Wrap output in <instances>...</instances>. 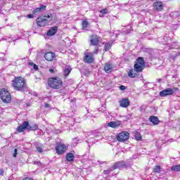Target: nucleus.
Listing matches in <instances>:
<instances>
[{"label":"nucleus","mask_w":180,"mask_h":180,"mask_svg":"<svg viewBox=\"0 0 180 180\" xmlns=\"http://www.w3.org/2000/svg\"><path fill=\"white\" fill-rule=\"evenodd\" d=\"M12 86L15 89V91H19L23 92L27 89V86H26V80L23 77H17L12 81Z\"/></svg>","instance_id":"1"},{"label":"nucleus","mask_w":180,"mask_h":180,"mask_svg":"<svg viewBox=\"0 0 180 180\" xmlns=\"http://www.w3.org/2000/svg\"><path fill=\"white\" fill-rule=\"evenodd\" d=\"M48 85L52 89H60L63 88V80L58 77H50L48 80Z\"/></svg>","instance_id":"2"},{"label":"nucleus","mask_w":180,"mask_h":180,"mask_svg":"<svg viewBox=\"0 0 180 180\" xmlns=\"http://www.w3.org/2000/svg\"><path fill=\"white\" fill-rule=\"evenodd\" d=\"M51 20H53V15H51V14H48L43 17H39L37 19V24L39 27H44V26H47Z\"/></svg>","instance_id":"3"},{"label":"nucleus","mask_w":180,"mask_h":180,"mask_svg":"<svg viewBox=\"0 0 180 180\" xmlns=\"http://www.w3.org/2000/svg\"><path fill=\"white\" fill-rule=\"evenodd\" d=\"M0 98L4 103H9L12 99L11 93L6 89H1L0 90Z\"/></svg>","instance_id":"4"},{"label":"nucleus","mask_w":180,"mask_h":180,"mask_svg":"<svg viewBox=\"0 0 180 180\" xmlns=\"http://www.w3.org/2000/svg\"><path fill=\"white\" fill-rule=\"evenodd\" d=\"M176 91H178L177 88H167L161 91L159 95L164 98L165 96H169V95H173L174 92H176Z\"/></svg>","instance_id":"5"},{"label":"nucleus","mask_w":180,"mask_h":180,"mask_svg":"<svg viewBox=\"0 0 180 180\" xmlns=\"http://www.w3.org/2000/svg\"><path fill=\"white\" fill-rule=\"evenodd\" d=\"M130 137V134L127 131H122L118 134L117 136V140L118 141H127V140H129V138Z\"/></svg>","instance_id":"6"},{"label":"nucleus","mask_w":180,"mask_h":180,"mask_svg":"<svg viewBox=\"0 0 180 180\" xmlns=\"http://www.w3.org/2000/svg\"><path fill=\"white\" fill-rule=\"evenodd\" d=\"M56 153L59 155H61V154H64L65 151H67V146L63 143H59L56 147Z\"/></svg>","instance_id":"7"},{"label":"nucleus","mask_w":180,"mask_h":180,"mask_svg":"<svg viewBox=\"0 0 180 180\" xmlns=\"http://www.w3.org/2000/svg\"><path fill=\"white\" fill-rule=\"evenodd\" d=\"M112 167L113 169H120L122 168H127V165L126 164V162L122 160L115 162Z\"/></svg>","instance_id":"8"},{"label":"nucleus","mask_w":180,"mask_h":180,"mask_svg":"<svg viewBox=\"0 0 180 180\" xmlns=\"http://www.w3.org/2000/svg\"><path fill=\"white\" fill-rule=\"evenodd\" d=\"M90 41L91 46H98L99 44V41H101V37H98L96 34H93L91 36Z\"/></svg>","instance_id":"9"},{"label":"nucleus","mask_w":180,"mask_h":180,"mask_svg":"<svg viewBox=\"0 0 180 180\" xmlns=\"http://www.w3.org/2000/svg\"><path fill=\"white\" fill-rule=\"evenodd\" d=\"M28 126H29V122L27 121L23 122L21 125L18 127L17 131H18V133H23L25 130H27Z\"/></svg>","instance_id":"10"},{"label":"nucleus","mask_w":180,"mask_h":180,"mask_svg":"<svg viewBox=\"0 0 180 180\" xmlns=\"http://www.w3.org/2000/svg\"><path fill=\"white\" fill-rule=\"evenodd\" d=\"M56 57V53L53 52H46L44 55V58L46 61H53Z\"/></svg>","instance_id":"11"},{"label":"nucleus","mask_w":180,"mask_h":180,"mask_svg":"<svg viewBox=\"0 0 180 180\" xmlns=\"http://www.w3.org/2000/svg\"><path fill=\"white\" fill-rule=\"evenodd\" d=\"M46 6L41 5L39 7L36 8L33 10L32 13L33 15H37V13H40V12H43V11H46Z\"/></svg>","instance_id":"12"},{"label":"nucleus","mask_w":180,"mask_h":180,"mask_svg":"<svg viewBox=\"0 0 180 180\" xmlns=\"http://www.w3.org/2000/svg\"><path fill=\"white\" fill-rule=\"evenodd\" d=\"M153 8L155 11H158L160 12V11H162L164 9V6H162V3L158 1L153 4Z\"/></svg>","instance_id":"13"},{"label":"nucleus","mask_w":180,"mask_h":180,"mask_svg":"<svg viewBox=\"0 0 180 180\" xmlns=\"http://www.w3.org/2000/svg\"><path fill=\"white\" fill-rule=\"evenodd\" d=\"M130 105V101L127 98H122V101H120V106L121 108H127Z\"/></svg>","instance_id":"14"},{"label":"nucleus","mask_w":180,"mask_h":180,"mask_svg":"<svg viewBox=\"0 0 180 180\" xmlns=\"http://www.w3.org/2000/svg\"><path fill=\"white\" fill-rule=\"evenodd\" d=\"M57 30H58V27L54 26L49 30L47 32V36H54L56 33H57Z\"/></svg>","instance_id":"15"},{"label":"nucleus","mask_w":180,"mask_h":180,"mask_svg":"<svg viewBox=\"0 0 180 180\" xmlns=\"http://www.w3.org/2000/svg\"><path fill=\"white\" fill-rule=\"evenodd\" d=\"M150 122H151L155 126H157L158 123H160V120L158 117L156 116H150L149 118Z\"/></svg>","instance_id":"16"},{"label":"nucleus","mask_w":180,"mask_h":180,"mask_svg":"<svg viewBox=\"0 0 180 180\" xmlns=\"http://www.w3.org/2000/svg\"><path fill=\"white\" fill-rule=\"evenodd\" d=\"M144 67L143 65H139V63H136L134 66V68L136 72H141L143 70H144Z\"/></svg>","instance_id":"17"},{"label":"nucleus","mask_w":180,"mask_h":180,"mask_svg":"<svg viewBox=\"0 0 180 180\" xmlns=\"http://www.w3.org/2000/svg\"><path fill=\"white\" fill-rule=\"evenodd\" d=\"M84 61L85 63H87V64H92V63H94V57L91 55H86L84 57Z\"/></svg>","instance_id":"18"},{"label":"nucleus","mask_w":180,"mask_h":180,"mask_svg":"<svg viewBox=\"0 0 180 180\" xmlns=\"http://www.w3.org/2000/svg\"><path fill=\"white\" fill-rule=\"evenodd\" d=\"M108 126H109V127H112L113 129H115L120 126V122H110L108 124Z\"/></svg>","instance_id":"19"},{"label":"nucleus","mask_w":180,"mask_h":180,"mask_svg":"<svg viewBox=\"0 0 180 180\" xmlns=\"http://www.w3.org/2000/svg\"><path fill=\"white\" fill-rule=\"evenodd\" d=\"M74 153H68L66 155V160L67 161H68L69 162H72V161H74Z\"/></svg>","instance_id":"20"},{"label":"nucleus","mask_w":180,"mask_h":180,"mask_svg":"<svg viewBox=\"0 0 180 180\" xmlns=\"http://www.w3.org/2000/svg\"><path fill=\"white\" fill-rule=\"evenodd\" d=\"M104 70L105 72H107V74L112 72V65L110 63H105Z\"/></svg>","instance_id":"21"},{"label":"nucleus","mask_w":180,"mask_h":180,"mask_svg":"<svg viewBox=\"0 0 180 180\" xmlns=\"http://www.w3.org/2000/svg\"><path fill=\"white\" fill-rule=\"evenodd\" d=\"M72 70V69L71 68V67L66 65L64 69V75L65 77H68V75H70V73L71 72Z\"/></svg>","instance_id":"22"},{"label":"nucleus","mask_w":180,"mask_h":180,"mask_svg":"<svg viewBox=\"0 0 180 180\" xmlns=\"http://www.w3.org/2000/svg\"><path fill=\"white\" fill-rule=\"evenodd\" d=\"M136 64H139L141 65H143L144 67H146V62L144 61V58L139 57L136 59Z\"/></svg>","instance_id":"23"},{"label":"nucleus","mask_w":180,"mask_h":180,"mask_svg":"<svg viewBox=\"0 0 180 180\" xmlns=\"http://www.w3.org/2000/svg\"><path fill=\"white\" fill-rule=\"evenodd\" d=\"M153 172L155 174H161V166L156 165L153 168Z\"/></svg>","instance_id":"24"},{"label":"nucleus","mask_w":180,"mask_h":180,"mask_svg":"<svg viewBox=\"0 0 180 180\" xmlns=\"http://www.w3.org/2000/svg\"><path fill=\"white\" fill-rule=\"evenodd\" d=\"M37 129V125H36V124L30 125L29 122H28V127L27 128V130H29V131H34Z\"/></svg>","instance_id":"25"},{"label":"nucleus","mask_w":180,"mask_h":180,"mask_svg":"<svg viewBox=\"0 0 180 180\" xmlns=\"http://www.w3.org/2000/svg\"><path fill=\"white\" fill-rule=\"evenodd\" d=\"M111 47H112V44L110 42L106 43L104 46V51H109Z\"/></svg>","instance_id":"26"},{"label":"nucleus","mask_w":180,"mask_h":180,"mask_svg":"<svg viewBox=\"0 0 180 180\" xmlns=\"http://www.w3.org/2000/svg\"><path fill=\"white\" fill-rule=\"evenodd\" d=\"M108 14V8H104V9H102L101 11H100V14H99V16L101 18H103V16H105V15Z\"/></svg>","instance_id":"27"},{"label":"nucleus","mask_w":180,"mask_h":180,"mask_svg":"<svg viewBox=\"0 0 180 180\" xmlns=\"http://www.w3.org/2000/svg\"><path fill=\"white\" fill-rule=\"evenodd\" d=\"M112 171H115V169H113V166L112 167L108 169L107 170H104L103 174L105 175H109V174L111 173Z\"/></svg>","instance_id":"28"},{"label":"nucleus","mask_w":180,"mask_h":180,"mask_svg":"<svg viewBox=\"0 0 180 180\" xmlns=\"http://www.w3.org/2000/svg\"><path fill=\"white\" fill-rule=\"evenodd\" d=\"M171 171H176V172L180 171V165H174L171 167Z\"/></svg>","instance_id":"29"},{"label":"nucleus","mask_w":180,"mask_h":180,"mask_svg":"<svg viewBox=\"0 0 180 180\" xmlns=\"http://www.w3.org/2000/svg\"><path fill=\"white\" fill-rule=\"evenodd\" d=\"M129 77L130 78H136L137 77V75L133 72V70H130L128 73Z\"/></svg>","instance_id":"30"},{"label":"nucleus","mask_w":180,"mask_h":180,"mask_svg":"<svg viewBox=\"0 0 180 180\" xmlns=\"http://www.w3.org/2000/svg\"><path fill=\"white\" fill-rule=\"evenodd\" d=\"M134 137L136 140H141V139H143V137L141 136V134L139 132L135 133Z\"/></svg>","instance_id":"31"},{"label":"nucleus","mask_w":180,"mask_h":180,"mask_svg":"<svg viewBox=\"0 0 180 180\" xmlns=\"http://www.w3.org/2000/svg\"><path fill=\"white\" fill-rule=\"evenodd\" d=\"M88 25H89V22H88L87 20H84L82 22V28L83 29H86V27H88Z\"/></svg>","instance_id":"32"},{"label":"nucleus","mask_w":180,"mask_h":180,"mask_svg":"<svg viewBox=\"0 0 180 180\" xmlns=\"http://www.w3.org/2000/svg\"><path fill=\"white\" fill-rule=\"evenodd\" d=\"M180 56V52H176L175 54L172 55V58H173V60H175V58H176V57H179Z\"/></svg>","instance_id":"33"},{"label":"nucleus","mask_w":180,"mask_h":180,"mask_svg":"<svg viewBox=\"0 0 180 180\" xmlns=\"http://www.w3.org/2000/svg\"><path fill=\"white\" fill-rule=\"evenodd\" d=\"M99 112H102L103 113H106V110H105V107L102 106L99 108Z\"/></svg>","instance_id":"34"},{"label":"nucleus","mask_w":180,"mask_h":180,"mask_svg":"<svg viewBox=\"0 0 180 180\" xmlns=\"http://www.w3.org/2000/svg\"><path fill=\"white\" fill-rule=\"evenodd\" d=\"M37 150L38 153H43V148L40 146H37Z\"/></svg>","instance_id":"35"},{"label":"nucleus","mask_w":180,"mask_h":180,"mask_svg":"<svg viewBox=\"0 0 180 180\" xmlns=\"http://www.w3.org/2000/svg\"><path fill=\"white\" fill-rule=\"evenodd\" d=\"M17 155H18V149H15L13 157H16Z\"/></svg>","instance_id":"36"},{"label":"nucleus","mask_w":180,"mask_h":180,"mask_svg":"<svg viewBox=\"0 0 180 180\" xmlns=\"http://www.w3.org/2000/svg\"><path fill=\"white\" fill-rule=\"evenodd\" d=\"M120 89L121 91H124V89H126V86H123V85H121V86H120Z\"/></svg>","instance_id":"37"},{"label":"nucleus","mask_w":180,"mask_h":180,"mask_svg":"<svg viewBox=\"0 0 180 180\" xmlns=\"http://www.w3.org/2000/svg\"><path fill=\"white\" fill-rule=\"evenodd\" d=\"M33 68H34V70L37 71V70H39V66H37V65H36V64H34Z\"/></svg>","instance_id":"38"},{"label":"nucleus","mask_w":180,"mask_h":180,"mask_svg":"<svg viewBox=\"0 0 180 180\" xmlns=\"http://www.w3.org/2000/svg\"><path fill=\"white\" fill-rule=\"evenodd\" d=\"M4 174H5V172L4 171L3 169H0V175H4Z\"/></svg>","instance_id":"39"},{"label":"nucleus","mask_w":180,"mask_h":180,"mask_svg":"<svg viewBox=\"0 0 180 180\" xmlns=\"http://www.w3.org/2000/svg\"><path fill=\"white\" fill-rule=\"evenodd\" d=\"M44 108H50V105H49V103H44Z\"/></svg>","instance_id":"40"},{"label":"nucleus","mask_w":180,"mask_h":180,"mask_svg":"<svg viewBox=\"0 0 180 180\" xmlns=\"http://www.w3.org/2000/svg\"><path fill=\"white\" fill-rule=\"evenodd\" d=\"M27 18H29V19H32V18H33V15L29 14V15H27Z\"/></svg>","instance_id":"41"},{"label":"nucleus","mask_w":180,"mask_h":180,"mask_svg":"<svg viewBox=\"0 0 180 180\" xmlns=\"http://www.w3.org/2000/svg\"><path fill=\"white\" fill-rule=\"evenodd\" d=\"M34 164L37 165H41V162H34Z\"/></svg>","instance_id":"42"},{"label":"nucleus","mask_w":180,"mask_h":180,"mask_svg":"<svg viewBox=\"0 0 180 180\" xmlns=\"http://www.w3.org/2000/svg\"><path fill=\"white\" fill-rule=\"evenodd\" d=\"M22 180H34V179L32 178L27 177V178L23 179Z\"/></svg>","instance_id":"43"},{"label":"nucleus","mask_w":180,"mask_h":180,"mask_svg":"<svg viewBox=\"0 0 180 180\" xmlns=\"http://www.w3.org/2000/svg\"><path fill=\"white\" fill-rule=\"evenodd\" d=\"M93 53L94 54H98V49H95Z\"/></svg>","instance_id":"44"},{"label":"nucleus","mask_w":180,"mask_h":180,"mask_svg":"<svg viewBox=\"0 0 180 180\" xmlns=\"http://www.w3.org/2000/svg\"><path fill=\"white\" fill-rule=\"evenodd\" d=\"M49 72H51V74L54 72V69H49Z\"/></svg>","instance_id":"45"},{"label":"nucleus","mask_w":180,"mask_h":180,"mask_svg":"<svg viewBox=\"0 0 180 180\" xmlns=\"http://www.w3.org/2000/svg\"><path fill=\"white\" fill-rule=\"evenodd\" d=\"M172 73H173V74H176V70H172Z\"/></svg>","instance_id":"46"},{"label":"nucleus","mask_w":180,"mask_h":180,"mask_svg":"<svg viewBox=\"0 0 180 180\" xmlns=\"http://www.w3.org/2000/svg\"><path fill=\"white\" fill-rule=\"evenodd\" d=\"M5 40L8 42L11 41V39H5Z\"/></svg>","instance_id":"47"},{"label":"nucleus","mask_w":180,"mask_h":180,"mask_svg":"<svg viewBox=\"0 0 180 180\" xmlns=\"http://www.w3.org/2000/svg\"><path fill=\"white\" fill-rule=\"evenodd\" d=\"M169 76V71H167V77Z\"/></svg>","instance_id":"48"},{"label":"nucleus","mask_w":180,"mask_h":180,"mask_svg":"<svg viewBox=\"0 0 180 180\" xmlns=\"http://www.w3.org/2000/svg\"><path fill=\"white\" fill-rule=\"evenodd\" d=\"M172 78L174 79V78H176V75H174L173 77H172Z\"/></svg>","instance_id":"49"},{"label":"nucleus","mask_w":180,"mask_h":180,"mask_svg":"<svg viewBox=\"0 0 180 180\" xmlns=\"http://www.w3.org/2000/svg\"><path fill=\"white\" fill-rule=\"evenodd\" d=\"M126 33H127V34H129V33H130V31H128V32H127Z\"/></svg>","instance_id":"50"},{"label":"nucleus","mask_w":180,"mask_h":180,"mask_svg":"<svg viewBox=\"0 0 180 180\" xmlns=\"http://www.w3.org/2000/svg\"><path fill=\"white\" fill-rule=\"evenodd\" d=\"M0 60H1V58H0Z\"/></svg>","instance_id":"51"}]
</instances>
